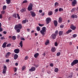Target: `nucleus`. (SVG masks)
<instances>
[{
    "instance_id": "1",
    "label": "nucleus",
    "mask_w": 78,
    "mask_h": 78,
    "mask_svg": "<svg viewBox=\"0 0 78 78\" xmlns=\"http://www.w3.org/2000/svg\"><path fill=\"white\" fill-rule=\"evenodd\" d=\"M22 25L21 24H19L18 25H16L14 27V29L15 30H17L18 28L19 29H22Z\"/></svg>"
},
{
    "instance_id": "2",
    "label": "nucleus",
    "mask_w": 78,
    "mask_h": 78,
    "mask_svg": "<svg viewBox=\"0 0 78 78\" xmlns=\"http://www.w3.org/2000/svg\"><path fill=\"white\" fill-rule=\"evenodd\" d=\"M33 4L30 3L27 8L28 10H29V11H32L33 10Z\"/></svg>"
},
{
    "instance_id": "3",
    "label": "nucleus",
    "mask_w": 78,
    "mask_h": 78,
    "mask_svg": "<svg viewBox=\"0 0 78 78\" xmlns=\"http://www.w3.org/2000/svg\"><path fill=\"white\" fill-rule=\"evenodd\" d=\"M72 1L71 5L72 6H75L77 4V1L76 0H73Z\"/></svg>"
},
{
    "instance_id": "4",
    "label": "nucleus",
    "mask_w": 78,
    "mask_h": 78,
    "mask_svg": "<svg viewBox=\"0 0 78 78\" xmlns=\"http://www.w3.org/2000/svg\"><path fill=\"white\" fill-rule=\"evenodd\" d=\"M78 63V60L77 59H76L74 60L73 62L71 63V66H73L74 65H75V64H76Z\"/></svg>"
},
{
    "instance_id": "5",
    "label": "nucleus",
    "mask_w": 78,
    "mask_h": 78,
    "mask_svg": "<svg viewBox=\"0 0 78 78\" xmlns=\"http://www.w3.org/2000/svg\"><path fill=\"white\" fill-rule=\"evenodd\" d=\"M3 67L4 69L2 71V73L3 74H5V73H6V70H7V67H6V66H5V65H4Z\"/></svg>"
},
{
    "instance_id": "6",
    "label": "nucleus",
    "mask_w": 78,
    "mask_h": 78,
    "mask_svg": "<svg viewBox=\"0 0 78 78\" xmlns=\"http://www.w3.org/2000/svg\"><path fill=\"white\" fill-rule=\"evenodd\" d=\"M30 12L31 13V15L32 17H35V16H36V14L34 12L30 11Z\"/></svg>"
},
{
    "instance_id": "7",
    "label": "nucleus",
    "mask_w": 78,
    "mask_h": 78,
    "mask_svg": "<svg viewBox=\"0 0 78 78\" xmlns=\"http://www.w3.org/2000/svg\"><path fill=\"white\" fill-rule=\"evenodd\" d=\"M46 23L47 24H48L51 22V19L50 18H47L46 19Z\"/></svg>"
},
{
    "instance_id": "8",
    "label": "nucleus",
    "mask_w": 78,
    "mask_h": 78,
    "mask_svg": "<svg viewBox=\"0 0 78 78\" xmlns=\"http://www.w3.org/2000/svg\"><path fill=\"white\" fill-rule=\"evenodd\" d=\"M11 52H8L5 54V58H9V56L10 55H11Z\"/></svg>"
},
{
    "instance_id": "9",
    "label": "nucleus",
    "mask_w": 78,
    "mask_h": 78,
    "mask_svg": "<svg viewBox=\"0 0 78 78\" xmlns=\"http://www.w3.org/2000/svg\"><path fill=\"white\" fill-rule=\"evenodd\" d=\"M56 37V35L55 34H52L51 35V39H55V38Z\"/></svg>"
},
{
    "instance_id": "10",
    "label": "nucleus",
    "mask_w": 78,
    "mask_h": 78,
    "mask_svg": "<svg viewBox=\"0 0 78 78\" xmlns=\"http://www.w3.org/2000/svg\"><path fill=\"white\" fill-rule=\"evenodd\" d=\"M19 51H20V49H16L14 51V52L16 54L19 53Z\"/></svg>"
},
{
    "instance_id": "11",
    "label": "nucleus",
    "mask_w": 78,
    "mask_h": 78,
    "mask_svg": "<svg viewBox=\"0 0 78 78\" xmlns=\"http://www.w3.org/2000/svg\"><path fill=\"white\" fill-rule=\"evenodd\" d=\"M70 28H71V29H72L73 30H75L76 29V27L74 26L72 24L71 25Z\"/></svg>"
},
{
    "instance_id": "12",
    "label": "nucleus",
    "mask_w": 78,
    "mask_h": 78,
    "mask_svg": "<svg viewBox=\"0 0 78 78\" xmlns=\"http://www.w3.org/2000/svg\"><path fill=\"white\" fill-rule=\"evenodd\" d=\"M53 23L55 27H57L58 26V21H57L56 20H54Z\"/></svg>"
},
{
    "instance_id": "13",
    "label": "nucleus",
    "mask_w": 78,
    "mask_h": 78,
    "mask_svg": "<svg viewBox=\"0 0 78 78\" xmlns=\"http://www.w3.org/2000/svg\"><path fill=\"white\" fill-rule=\"evenodd\" d=\"M36 68L34 67H33L31 68V69H29V71H31V72H33V71H35Z\"/></svg>"
},
{
    "instance_id": "14",
    "label": "nucleus",
    "mask_w": 78,
    "mask_h": 78,
    "mask_svg": "<svg viewBox=\"0 0 78 78\" xmlns=\"http://www.w3.org/2000/svg\"><path fill=\"white\" fill-rule=\"evenodd\" d=\"M58 22L59 23H61L62 22V18L60 17L58 18Z\"/></svg>"
},
{
    "instance_id": "15",
    "label": "nucleus",
    "mask_w": 78,
    "mask_h": 78,
    "mask_svg": "<svg viewBox=\"0 0 78 78\" xmlns=\"http://www.w3.org/2000/svg\"><path fill=\"white\" fill-rule=\"evenodd\" d=\"M18 56H18V55H17V54H15L14 55V59H15V60H16V59H17L18 58Z\"/></svg>"
},
{
    "instance_id": "16",
    "label": "nucleus",
    "mask_w": 78,
    "mask_h": 78,
    "mask_svg": "<svg viewBox=\"0 0 78 78\" xmlns=\"http://www.w3.org/2000/svg\"><path fill=\"white\" fill-rule=\"evenodd\" d=\"M7 44V42H5L2 44V47L3 48H6V44Z\"/></svg>"
},
{
    "instance_id": "17",
    "label": "nucleus",
    "mask_w": 78,
    "mask_h": 78,
    "mask_svg": "<svg viewBox=\"0 0 78 78\" xmlns=\"http://www.w3.org/2000/svg\"><path fill=\"white\" fill-rule=\"evenodd\" d=\"M63 31H60L59 32L58 34L59 36H61L62 34H63Z\"/></svg>"
},
{
    "instance_id": "18",
    "label": "nucleus",
    "mask_w": 78,
    "mask_h": 78,
    "mask_svg": "<svg viewBox=\"0 0 78 78\" xmlns=\"http://www.w3.org/2000/svg\"><path fill=\"white\" fill-rule=\"evenodd\" d=\"M26 10L25 8H23L21 9L20 11V12H26Z\"/></svg>"
},
{
    "instance_id": "19",
    "label": "nucleus",
    "mask_w": 78,
    "mask_h": 78,
    "mask_svg": "<svg viewBox=\"0 0 78 78\" xmlns=\"http://www.w3.org/2000/svg\"><path fill=\"white\" fill-rule=\"evenodd\" d=\"M39 55V54L38 53H36L34 55V57L36 58H37L38 56Z\"/></svg>"
},
{
    "instance_id": "20",
    "label": "nucleus",
    "mask_w": 78,
    "mask_h": 78,
    "mask_svg": "<svg viewBox=\"0 0 78 78\" xmlns=\"http://www.w3.org/2000/svg\"><path fill=\"white\" fill-rule=\"evenodd\" d=\"M40 32L41 34H42L43 36H44V32H45V31H44L42 30H40Z\"/></svg>"
},
{
    "instance_id": "21",
    "label": "nucleus",
    "mask_w": 78,
    "mask_h": 78,
    "mask_svg": "<svg viewBox=\"0 0 78 78\" xmlns=\"http://www.w3.org/2000/svg\"><path fill=\"white\" fill-rule=\"evenodd\" d=\"M51 51L52 52H55V47H52L51 49Z\"/></svg>"
},
{
    "instance_id": "22",
    "label": "nucleus",
    "mask_w": 78,
    "mask_h": 78,
    "mask_svg": "<svg viewBox=\"0 0 78 78\" xmlns=\"http://www.w3.org/2000/svg\"><path fill=\"white\" fill-rule=\"evenodd\" d=\"M72 31V30H69L66 32V33L67 34H69L70 33H71Z\"/></svg>"
},
{
    "instance_id": "23",
    "label": "nucleus",
    "mask_w": 78,
    "mask_h": 78,
    "mask_svg": "<svg viewBox=\"0 0 78 78\" xmlns=\"http://www.w3.org/2000/svg\"><path fill=\"white\" fill-rule=\"evenodd\" d=\"M48 44H50V42H49V40H48L47 41L45 42V45H47Z\"/></svg>"
},
{
    "instance_id": "24",
    "label": "nucleus",
    "mask_w": 78,
    "mask_h": 78,
    "mask_svg": "<svg viewBox=\"0 0 78 78\" xmlns=\"http://www.w3.org/2000/svg\"><path fill=\"white\" fill-rule=\"evenodd\" d=\"M58 71H59V69H58V68H56L54 69V71L55 72H56L57 73H58Z\"/></svg>"
},
{
    "instance_id": "25",
    "label": "nucleus",
    "mask_w": 78,
    "mask_h": 78,
    "mask_svg": "<svg viewBox=\"0 0 78 78\" xmlns=\"http://www.w3.org/2000/svg\"><path fill=\"white\" fill-rule=\"evenodd\" d=\"M6 2L7 4H9L11 3V0H6Z\"/></svg>"
},
{
    "instance_id": "26",
    "label": "nucleus",
    "mask_w": 78,
    "mask_h": 78,
    "mask_svg": "<svg viewBox=\"0 0 78 78\" xmlns=\"http://www.w3.org/2000/svg\"><path fill=\"white\" fill-rule=\"evenodd\" d=\"M53 14V12L51 11H50L48 13V16H51Z\"/></svg>"
},
{
    "instance_id": "27",
    "label": "nucleus",
    "mask_w": 78,
    "mask_h": 78,
    "mask_svg": "<svg viewBox=\"0 0 78 78\" xmlns=\"http://www.w3.org/2000/svg\"><path fill=\"white\" fill-rule=\"evenodd\" d=\"M12 39L13 41H15V40L16 39V36H12Z\"/></svg>"
},
{
    "instance_id": "28",
    "label": "nucleus",
    "mask_w": 78,
    "mask_h": 78,
    "mask_svg": "<svg viewBox=\"0 0 78 78\" xmlns=\"http://www.w3.org/2000/svg\"><path fill=\"white\" fill-rule=\"evenodd\" d=\"M37 31H40V30H41V28H40V27L39 26L37 27Z\"/></svg>"
},
{
    "instance_id": "29",
    "label": "nucleus",
    "mask_w": 78,
    "mask_h": 78,
    "mask_svg": "<svg viewBox=\"0 0 78 78\" xmlns=\"http://www.w3.org/2000/svg\"><path fill=\"white\" fill-rule=\"evenodd\" d=\"M19 45H20L21 47H23V44L22 43V41H21L20 44H19Z\"/></svg>"
},
{
    "instance_id": "30",
    "label": "nucleus",
    "mask_w": 78,
    "mask_h": 78,
    "mask_svg": "<svg viewBox=\"0 0 78 78\" xmlns=\"http://www.w3.org/2000/svg\"><path fill=\"white\" fill-rule=\"evenodd\" d=\"M46 29V27H43L42 28V30L43 31H46V30H45Z\"/></svg>"
},
{
    "instance_id": "31",
    "label": "nucleus",
    "mask_w": 78,
    "mask_h": 78,
    "mask_svg": "<svg viewBox=\"0 0 78 78\" xmlns=\"http://www.w3.org/2000/svg\"><path fill=\"white\" fill-rule=\"evenodd\" d=\"M2 9L3 10H5V9H6V6L4 5Z\"/></svg>"
},
{
    "instance_id": "32",
    "label": "nucleus",
    "mask_w": 78,
    "mask_h": 78,
    "mask_svg": "<svg viewBox=\"0 0 78 78\" xmlns=\"http://www.w3.org/2000/svg\"><path fill=\"white\" fill-rule=\"evenodd\" d=\"M55 34L56 35L58 36V30H56L55 32Z\"/></svg>"
},
{
    "instance_id": "33",
    "label": "nucleus",
    "mask_w": 78,
    "mask_h": 78,
    "mask_svg": "<svg viewBox=\"0 0 78 78\" xmlns=\"http://www.w3.org/2000/svg\"><path fill=\"white\" fill-rule=\"evenodd\" d=\"M25 68H26V67L24 66H23L22 68V70L23 71L25 69Z\"/></svg>"
},
{
    "instance_id": "34",
    "label": "nucleus",
    "mask_w": 78,
    "mask_h": 78,
    "mask_svg": "<svg viewBox=\"0 0 78 78\" xmlns=\"http://www.w3.org/2000/svg\"><path fill=\"white\" fill-rule=\"evenodd\" d=\"M5 13V11H2L1 12V14H4Z\"/></svg>"
},
{
    "instance_id": "35",
    "label": "nucleus",
    "mask_w": 78,
    "mask_h": 78,
    "mask_svg": "<svg viewBox=\"0 0 78 78\" xmlns=\"http://www.w3.org/2000/svg\"><path fill=\"white\" fill-rule=\"evenodd\" d=\"M13 16L14 17H15V18H17V15L16 13L14 14L13 15Z\"/></svg>"
},
{
    "instance_id": "36",
    "label": "nucleus",
    "mask_w": 78,
    "mask_h": 78,
    "mask_svg": "<svg viewBox=\"0 0 78 78\" xmlns=\"http://www.w3.org/2000/svg\"><path fill=\"white\" fill-rule=\"evenodd\" d=\"M75 9H76V8H73L71 11V12H73L74 11H75Z\"/></svg>"
},
{
    "instance_id": "37",
    "label": "nucleus",
    "mask_w": 78,
    "mask_h": 78,
    "mask_svg": "<svg viewBox=\"0 0 78 78\" xmlns=\"http://www.w3.org/2000/svg\"><path fill=\"white\" fill-rule=\"evenodd\" d=\"M15 30H16L17 33H20V29H18Z\"/></svg>"
},
{
    "instance_id": "38",
    "label": "nucleus",
    "mask_w": 78,
    "mask_h": 78,
    "mask_svg": "<svg viewBox=\"0 0 78 78\" xmlns=\"http://www.w3.org/2000/svg\"><path fill=\"white\" fill-rule=\"evenodd\" d=\"M58 11L59 12L63 11V9L62 8H60L58 9Z\"/></svg>"
},
{
    "instance_id": "39",
    "label": "nucleus",
    "mask_w": 78,
    "mask_h": 78,
    "mask_svg": "<svg viewBox=\"0 0 78 78\" xmlns=\"http://www.w3.org/2000/svg\"><path fill=\"white\" fill-rule=\"evenodd\" d=\"M72 77H73V75H71L69 76H67V78H72Z\"/></svg>"
},
{
    "instance_id": "40",
    "label": "nucleus",
    "mask_w": 78,
    "mask_h": 78,
    "mask_svg": "<svg viewBox=\"0 0 78 78\" xmlns=\"http://www.w3.org/2000/svg\"><path fill=\"white\" fill-rule=\"evenodd\" d=\"M26 20H23L22 21V23L23 24H25V23H26Z\"/></svg>"
},
{
    "instance_id": "41",
    "label": "nucleus",
    "mask_w": 78,
    "mask_h": 78,
    "mask_svg": "<svg viewBox=\"0 0 78 78\" xmlns=\"http://www.w3.org/2000/svg\"><path fill=\"white\" fill-rule=\"evenodd\" d=\"M11 45V44H8L7 45H6V47H9Z\"/></svg>"
},
{
    "instance_id": "42",
    "label": "nucleus",
    "mask_w": 78,
    "mask_h": 78,
    "mask_svg": "<svg viewBox=\"0 0 78 78\" xmlns=\"http://www.w3.org/2000/svg\"><path fill=\"white\" fill-rule=\"evenodd\" d=\"M28 2V1L25 0L23 1V3H27Z\"/></svg>"
},
{
    "instance_id": "43",
    "label": "nucleus",
    "mask_w": 78,
    "mask_h": 78,
    "mask_svg": "<svg viewBox=\"0 0 78 78\" xmlns=\"http://www.w3.org/2000/svg\"><path fill=\"white\" fill-rule=\"evenodd\" d=\"M77 36V35L76 34H74L73 35V37H76Z\"/></svg>"
},
{
    "instance_id": "44",
    "label": "nucleus",
    "mask_w": 78,
    "mask_h": 78,
    "mask_svg": "<svg viewBox=\"0 0 78 78\" xmlns=\"http://www.w3.org/2000/svg\"><path fill=\"white\" fill-rule=\"evenodd\" d=\"M17 17L18 19H20V16H19V14H17Z\"/></svg>"
},
{
    "instance_id": "45",
    "label": "nucleus",
    "mask_w": 78,
    "mask_h": 78,
    "mask_svg": "<svg viewBox=\"0 0 78 78\" xmlns=\"http://www.w3.org/2000/svg\"><path fill=\"white\" fill-rule=\"evenodd\" d=\"M38 25H39L40 27H43V26H44V24H42L40 23H39Z\"/></svg>"
},
{
    "instance_id": "46",
    "label": "nucleus",
    "mask_w": 78,
    "mask_h": 78,
    "mask_svg": "<svg viewBox=\"0 0 78 78\" xmlns=\"http://www.w3.org/2000/svg\"><path fill=\"white\" fill-rule=\"evenodd\" d=\"M60 54H61V53L60 52H58L57 53L56 55L57 56H58L60 55Z\"/></svg>"
},
{
    "instance_id": "47",
    "label": "nucleus",
    "mask_w": 78,
    "mask_h": 78,
    "mask_svg": "<svg viewBox=\"0 0 78 78\" xmlns=\"http://www.w3.org/2000/svg\"><path fill=\"white\" fill-rule=\"evenodd\" d=\"M71 17L72 18H73V19H75V15H74V14L72 15L71 16Z\"/></svg>"
},
{
    "instance_id": "48",
    "label": "nucleus",
    "mask_w": 78,
    "mask_h": 78,
    "mask_svg": "<svg viewBox=\"0 0 78 78\" xmlns=\"http://www.w3.org/2000/svg\"><path fill=\"white\" fill-rule=\"evenodd\" d=\"M47 72L48 74H50L51 73V72L49 70L47 71Z\"/></svg>"
},
{
    "instance_id": "49",
    "label": "nucleus",
    "mask_w": 78,
    "mask_h": 78,
    "mask_svg": "<svg viewBox=\"0 0 78 78\" xmlns=\"http://www.w3.org/2000/svg\"><path fill=\"white\" fill-rule=\"evenodd\" d=\"M59 5V3L57 2H56L55 4V6H57V5Z\"/></svg>"
},
{
    "instance_id": "50",
    "label": "nucleus",
    "mask_w": 78,
    "mask_h": 78,
    "mask_svg": "<svg viewBox=\"0 0 78 78\" xmlns=\"http://www.w3.org/2000/svg\"><path fill=\"white\" fill-rule=\"evenodd\" d=\"M5 62H9V59H7L6 60Z\"/></svg>"
},
{
    "instance_id": "51",
    "label": "nucleus",
    "mask_w": 78,
    "mask_h": 78,
    "mask_svg": "<svg viewBox=\"0 0 78 78\" xmlns=\"http://www.w3.org/2000/svg\"><path fill=\"white\" fill-rule=\"evenodd\" d=\"M55 46H58V43H57V42H55Z\"/></svg>"
},
{
    "instance_id": "52",
    "label": "nucleus",
    "mask_w": 78,
    "mask_h": 78,
    "mask_svg": "<svg viewBox=\"0 0 78 78\" xmlns=\"http://www.w3.org/2000/svg\"><path fill=\"white\" fill-rule=\"evenodd\" d=\"M28 58V56H26L25 58V60H27Z\"/></svg>"
},
{
    "instance_id": "53",
    "label": "nucleus",
    "mask_w": 78,
    "mask_h": 78,
    "mask_svg": "<svg viewBox=\"0 0 78 78\" xmlns=\"http://www.w3.org/2000/svg\"><path fill=\"white\" fill-rule=\"evenodd\" d=\"M34 66H35V67H36L37 68V67H38V66H39V65H36V64H34Z\"/></svg>"
},
{
    "instance_id": "54",
    "label": "nucleus",
    "mask_w": 78,
    "mask_h": 78,
    "mask_svg": "<svg viewBox=\"0 0 78 78\" xmlns=\"http://www.w3.org/2000/svg\"><path fill=\"white\" fill-rule=\"evenodd\" d=\"M3 18V16H2V14H0V19H2Z\"/></svg>"
},
{
    "instance_id": "55",
    "label": "nucleus",
    "mask_w": 78,
    "mask_h": 78,
    "mask_svg": "<svg viewBox=\"0 0 78 78\" xmlns=\"http://www.w3.org/2000/svg\"><path fill=\"white\" fill-rule=\"evenodd\" d=\"M43 56H45V55H46V54H45V52H44L43 54H42Z\"/></svg>"
},
{
    "instance_id": "56",
    "label": "nucleus",
    "mask_w": 78,
    "mask_h": 78,
    "mask_svg": "<svg viewBox=\"0 0 78 78\" xmlns=\"http://www.w3.org/2000/svg\"><path fill=\"white\" fill-rule=\"evenodd\" d=\"M50 66L51 67H53V63H51L50 64Z\"/></svg>"
},
{
    "instance_id": "57",
    "label": "nucleus",
    "mask_w": 78,
    "mask_h": 78,
    "mask_svg": "<svg viewBox=\"0 0 78 78\" xmlns=\"http://www.w3.org/2000/svg\"><path fill=\"white\" fill-rule=\"evenodd\" d=\"M17 68H15V69L14 70V71L15 72H16L17 71Z\"/></svg>"
},
{
    "instance_id": "58",
    "label": "nucleus",
    "mask_w": 78,
    "mask_h": 78,
    "mask_svg": "<svg viewBox=\"0 0 78 78\" xmlns=\"http://www.w3.org/2000/svg\"><path fill=\"white\" fill-rule=\"evenodd\" d=\"M25 39L23 37H22L21 39V41H25Z\"/></svg>"
},
{
    "instance_id": "59",
    "label": "nucleus",
    "mask_w": 78,
    "mask_h": 78,
    "mask_svg": "<svg viewBox=\"0 0 78 78\" xmlns=\"http://www.w3.org/2000/svg\"><path fill=\"white\" fill-rule=\"evenodd\" d=\"M60 27L61 28H63V27H64V25H62L61 26H60Z\"/></svg>"
},
{
    "instance_id": "60",
    "label": "nucleus",
    "mask_w": 78,
    "mask_h": 78,
    "mask_svg": "<svg viewBox=\"0 0 78 78\" xmlns=\"http://www.w3.org/2000/svg\"><path fill=\"white\" fill-rule=\"evenodd\" d=\"M3 31V29H2V28H0V32H2V31Z\"/></svg>"
},
{
    "instance_id": "61",
    "label": "nucleus",
    "mask_w": 78,
    "mask_h": 78,
    "mask_svg": "<svg viewBox=\"0 0 78 78\" xmlns=\"http://www.w3.org/2000/svg\"><path fill=\"white\" fill-rule=\"evenodd\" d=\"M41 14L42 16H44L45 15V12H42V13H41Z\"/></svg>"
},
{
    "instance_id": "62",
    "label": "nucleus",
    "mask_w": 78,
    "mask_h": 78,
    "mask_svg": "<svg viewBox=\"0 0 78 78\" xmlns=\"http://www.w3.org/2000/svg\"><path fill=\"white\" fill-rule=\"evenodd\" d=\"M1 39H5V38H4V37H1Z\"/></svg>"
},
{
    "instance_id": "63",
    "label": "nucleus",
    "mask_w": 78,
    "mask_h": 78,
    "mask_svg": "<svg viewBox=\"0 0 78 78\" xmlns=\"http://www.w3.org/2000/svg\"><path fill=\"white\" fill-rule=\"evenodd\" d=\"M20 38V35H18L17 36V38L18 39H19Z\"/></svg>"
},
{
    "instance_id": "64",
    "label": "nucleus",
    "mask_w": 78,
    "mask_h": 78,
    "mask_svg": "<svg viewBox=\"0 0 78 78\" xmlns=\"http://www.w3.org/2000/svg\"><path fill=\"white\" fill-rule=\"evenodd\" d=\"M39 12L40 13H41V12H42V10H40L39 11Z\"/></svg>"
}]
</instances>
